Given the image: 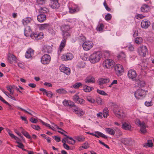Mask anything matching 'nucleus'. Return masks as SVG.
Returning <instances> with one entry per match:
<instances>
[{"mask_svg": "<svg viewBox=\"0 0 154 154\" xmlns=\"http://www.w3.org/2000/svg\"><path fill=\"white\" fill-rule=\"evenodd\" d=\"M102 55L100 51L94 52L91 54L89 60L90 62L92 63H95L98 62L101 57Z\"/></svg>", "mask_w": 154, "mask_h": 154, "instance_id": "1", "label": "nucleus"}, {"mask_svg": "<svg viewBox=\"0 0 154 154\" xmlns=\"http://www.w3.org/2000/svg\"><path fill=\"white\" fill-rule=\"evenodd\" d=\"M113 112L116 116L119 119H121L124 116V113L118 106L116 105L114 106Z\"/></svg>", "mask_w": 154, "mask_h": 154, "instance_id": "2", "label": "nucleus"}, {"mask_svg": "<svg viewBox=\"0 0 154 154\" xmlns=\"http://www.w3.org/2000/svg\"><path fill=\"white\" fill-rule=\"evenodd\" d=\"M115 64V62L112 60L107 59L103 61V66L104 68L110 69L113 67Z\"/></svg>", "mask_w": 154, "mask_h": 154, "instance_id": "3", "label": "nucleus"}, {"mask_svg": "<svg viewBox=\"0 0 154 154\" xmlns=\"http://www.w3.org/2000/svg\"><path fill=\"white\" fill-rule=\"evenodd\" d=\"M146 94V91L140 88L138 89L135 92L134 94L135 97L138 99L145 97Z\"/></svg>", "mask_w": 154, "mask_h": 154, "instance_id": "4", "label": "nucleus"}, {"mask_svg": "<svg viewBox=\"0 0 154 154\" xmlns=\"http://www.w3.org/2000/svg\"><path fill=\"white\" fill-rule=\"evenodd\" d=\"M137 52L140 56L144 57L148 53V51L146 46L143 45L138 48Z\"/></svg>", "mask_w": 154, "mask_h": 154, "instance_id": "5", "label": "nucleus"}, {"mask_svg": "<svg viewBox=\"0 0 154 154\" xmlns=\"http://www.w3.org/2000/svg\"><path fill=\"white\" fill-rule=\"evenodd\" d=\"M30 37L33 39L38 40L43 38V34L42 32H33L31 34Z\"/></svg>", "mask_w": 154, "mask_h": 154, "instance_id": "6", "label": "nucleus"}, {"mask_svg": "<svg viewBox=\"0 0 154 154\" xmlns=\"http://www.w3.org/2000/svg\"><path fill=\"white\" fill-rule=\"evenodd\" d=\"M137 74L135 70L133 69L129 70L128 72V77L134 81L137 80Z\"/></svg>", "mask_w": 154, "mask_h": 154, "instance_id": "7", "label": "nucleus"}, {"mask_svg": "<svg viewBox=\"0 0 154 154\" xmlns=\"http://www.w3.org/2000/svg\"><path fill=\"white\" fill-rule=\"evenodd\" d=\"M51 57L49 55L44 54L41 59V62L43 64H47L49 63L51 60Z\"/></svg>", "mask_w": 154, "mask_h": 154, "instance_id": "8", "label": "nucleus"}, {"mask_svg": "<svg viewBox=\"0 0 154 154\" xmlns=\"http://www.w3.org/2000/svg\"><path fill=\"white\" fill-rule=\"evenodd\" d=\"M94 44L91 41H87L85 42L82 45V47L85 51H88L93 46Z\"/></svg>", "mask_w": 154, "mask_h": 154, "instance_id": "9", "label": "nucleus"}, {"mask_svg": "<svg viewBox=\"0 0 154 154\" xmlns=\"http://www.w3.org/2000/svg\"><path fill=\"white\" fill-rule=\"evenodd\" d=\"M72 99L75 103L78 104H82L85 103L84 100L81 98H79L78 94H75L73 96Z\"/></svg>", "mask_w": 154, "mask_h": 154, "instance_id": "10", "label": "nucleus"}, {"mask_svg": "<svg viewBox=\"0 0 154 154\" xmlns=\"http://www.w3.org/2000/svg\"><path fill=\"white\" fill-rule=\"evenodd\" d=\"M73 58V55L72 53H68L63 55L61 57V59L63 61L71 60Z\"/></svg>", "mask_w": 154, "mask_h": 154, "instance_id": "11", "label": "nucleus"}, {"mask_svg": "<svg viewBox=\"0 0 154 154\" xmlns=\"http://www.w3.org/2000/svg\"><path fill=\"white\" fill-rule=\"evenodd\" d=\"M116 72L118 75H121V73L124 72V69L122 66L119 64H117L115 67Z\"/></svg>", "mask_w": 154, "mask_h": 154, "instance_id": "12", "label": "nucleus"}, {"mask_svg": "<svg viewBox=\"0 0 154 154\" xmlns=\"http://www.w3.org/2000/svg\"><path fill=\"white\" fill-rule=\"evenodd\" d=\"M59 68L61 72L64 73L68 75L70 74V69L69 68L65 67L64 65H61Z\"/></svg>", "mask_w": 154, "mask_h": 154, "instance_id": "13", "label": "nucleus"}, {"mask_svg": "<svg viewBox=\"0 0 154 154\" xmlns=\"http://www.w3.org/2000/svg\"><path fill=\"white\" fill-rule=\"evenodd\" d=\"M150 9V6L149 3L148 4H144L142 5L140 8V11L142 12L146 13L149 11Z\"/></svg>", "mask_w": 154, "mask_h": 154, "instance_id": "14", "label": "nucleus"}, {"mask_svg": "<svg viewBox=\"0 0 154 154\" xmlns=\"http://www.w3.org/2000/svg\"><path fill=\"white\" fill-rule=\"evenodd\" d=\"M34 51L31 48L28 49L25 54V57L27 58H31L34 55Z\"/></svg>", "mask_w": 154, "mask_h": 154, "instance_id": "15", "label": "nucleus"}, {"mask_svg": "<svg viewBox=\"0 0 154 154\" xmlns=\"http://www.w3.org/2000/svg\"><path fill=\"white\" fill-rule=\"evenodd\" d=\"M121 142L125 145H128L131 144L133 140L131 138H122L121 139Z\"/></svg>", "mask_w": 154, "mask_h": 154, "instance_id": "16", "label": "nucleus"}, {"mask_svg": "<svg viewBox=\"0 0 154 154\" xmlns=\"http://www.w3.org/2000/svg\"><path fill=\"white\" fill-rule=\"evenodd\" d=\"M66 40L64 39L61 41L58 50V54L59 55L60 54V53L63 49L65 47L66 44Z\"/></svg>", "mask_w": 154, "mask_h": 154, "instance_id": "17", "label": "nucleus"}, {"mask_svg": "<svg viewBox=\"0 0 154 154\" xmlns=\"http://www.w3.org/2000/svg\"><path fill=\"white\" fill-rule=\"evenodd\" d=\"M150 23L148 20H143L141 23V26L142 28H147L150 25Z\"/></svg>", "mask_w": 154, "mask_h": 154, "instance_id": "18", "label": "nucleus"}, {"mask_svg": "<svg viewBox=\"0 0 154 154\" xmlns=\"http://www.w3.org/2000/svg\"><path fill=\"white\" fill-rule=\"evenodd\" d=\"M52 51V48L50 46L45 45L42 48V51L44 53H50Z\"/></svg>", "mask_w": 154, "mask_h": 154, "instance_id": "19", "label": "nucleus"}, {"mask_svg": "<svg viewBox=\"0 0 154 154\" xmlns=\"http://www.w3.org/2000/svg\"><path fill=\"white\" fill-rule=\"evenodd\" d=\"M37 19L39 22H42L46 20V16L45 14H41L37 16Z\"/></svg>", "mask_w": 154, "mask_h": 154, "instance_id": "20", "label": "nucleus"}, {"mask_svg": "<svg viewBox=\"0 0 154 154\" xmlns=\"http://www.w3.org/2000/svg\"><path fill=\"white\" fill-rule=\"evenodd\" d=\"M85 81L86 83H94L95 82V79L94 77L89 76L86 78L85 80Z\"/></svg>", "mask_w": 154, "mask_h": 154, "instance_id": "21", "label": "nucleus"}, {"mask_svg": "<svg viewBox=\"0 0 154 154\" xmlns=\"http://www.w3.org/2000/svg\"><path fill=\"white\" fill-rule=\"evenodd\" d=\"M69 13L73 14L78 12L79 11L80 8L78 6L76 5L74 8L69 7Z\"/></svg>", "mask_w": 154, "mask_h": 154, "instance_id": "22", "label": "nucleus"}, {"mask_svg": "<svg viewBox=\"0 0 154 154\" xmlns=\"http://www.w3.org/2000/svg\"><path fill=\"white\" fill-rule=\"evenodd\" d=\"M51 27V24L49 23H44L41 24L39 26V28L40 30H42L45 29H46Z\"/></svg>", "mask_w": 154, "mask_h": 154, "instance_id": "23", "label": "nucleus"}, {"mask_svg": "<svg viewBox=\"0 0 154 154\" xmlns=\"http://www.w3.org/2000/svg\"><path fill=\"white\" fill-rule=\"evenodd\" d=\"M122 128L125 130H129L131 129V126L129 123L125 122L122 123Z\"/></svg>", "mask_w": 154, "mask_h": 154, "instance_id": "24", "label": "nucleus"}, {"mask_svg": "<svg viewBox=\"0 0 154 154\" xmlns=\"http://www.w3.org/2000/svg\"><path fill=\"white\" fill-rule=\"evenodd\" d=\"M109 82V79L108 78L103 79L101 78L99 79L98 83L99 85H101Z\"/></svg>", "mask_w": 154, "mask_h": 154, "instance_id": "25", "label": "nucleus"}, {"mask_svg": "<svg viewBox=\"0 0 154 154\" xmlns=\"http://www.w3.org/2000/svg\"><path fill=\"white\" fill-rule=\"evenodd\" d=\"M8 60L10 63H12L11 60L13 61H15L16 60L15 56L13 54L8 53Z\"/></svg>", "mask_w": 154, "mask_h": 154, "instance_id": "26", "label": "nucleus"}, {"mask_svg": "<svg viewBox=\"0 0 154 154\" xmlns=\"http://www.w3.org/2000/svg\"><path fill=\"white\" fill-rule=\"evenodd\" d=\"M31 31V30L29 26H26L24 30V34L26 36H28L29 35V33H30Z\"/></svg>", "mask_w": 154, "mask_h": 154, "instance_id": "27", "label": "nucleus"}, {"mask_svg": "<svg viewBox=\"0 0 154 154\" xmlns=\"http://www.w3.org/2000/svg\"><path fill=\"white\" fill-rule=\"evenodd\" d=\"M32 20V19L29 17L25 18L22 20V23L23 25H25L27 24L30 23Z\"/></svg>", "mask_w": 154, "mask_h": 154, "instance_id": "28", "label": "nucleus"}, {"mask_svg": "<svg viewBox=\"0 0 154 154\" xmlns=\"http://www.w3.org/2000/svg\"><path fill=\"white\" fill-rule=\"evenodd\" d=\"M140 126V130L141 133L143 134L145 133L146 132V127L145 123H143Z\"/></svg>", "mask_w": 154, "mask_h": 154, "instance_id": "29", "label": "nucleus"}, {"mask_svg": "<svg viewBox=\"0 0 154 154\" xmlns=\"http://www.w3.org/2000/svg\"><path fill=\"white\" fill-rule=\"evenodd\" d=\"M39 12L41 14H46L49 12V10L48 8L45 7H41L39 9Z\"/></svg>", "mask_w": 154, "mask_h": 154, "instance_id": "30", "label": "nucleus"}, {"mask_svg": "<svg viewBox=\"0 0 154 154\" xmlns=\"http://www.w3.org/2000/svg\"><path fill=\"white\" fill-rule=\"evenodd\" d=\"M62 32H65L69 31L70 29V26L68 25H63L61 28Z\"/></svg>", "mask_w": 154, "mask_h": 154, "instance_id": "31", "label": "nucleus"}, {"mask_svg": "<svg viewBox=\"0 0 154 154\" xmlns=\"http://www.w3.org/2000/svg\"><path fill=\"white\" fill-rule=\"evenodd\" d=\"M59 7V5L58 2V1H53L52 2L51 7L52 8L56 9L58 8Z\"/></svg>", "mask_w": 154, "mask_h": 154, "instance_id": "32", "label": "nucleus"}, {"mask_svg": "<svg viewBox=\"0 0 154 154\" xmlns=\"http://www.w3.org/2000/svg\"><path fill=\"white\" fill-rule=\"evenodd\" d=\"M153 146V143L151 140H148L147 142L144 144L143 146L145 147H152Z\"/></svg>", "mask_w": 154, "mask_h": 154, "instance_id": "33", "label": "nucleus"}, {"mask_svg": "<svg viewBox=\"0 0 154 154\" xmlns=\"http://www.w3.org/2000/svg\"><path fill=\"white\" fill-rule=\"evenodd\" d=\"M105 131L107 133L111 135H114L115 134V130L112 128H106Z\"/></svg>", "mask_w": 154, "mask_h": 154, "instance_id": "34", "label": "nucleus"}, {"mask_svg": "<svg viewBox=\"0 0 154 154\" xmlns=\"http://www.w3.org/2000/svg\"><path fill=\"white\" fill-rule=\"evenodd\" d=\"M19 109H20V110H22V111H24L25 112H26L28 113V114H30V115H31V116H33V114H32V113H33V114H35V113L33 112V111L31 110L30 109H27V110L28 111H29L30 112H29L21 108H20V107H19Z\"/></svg>", "mask_w": 154, "mask_h": 154, "instance_id": "35", "label": "nucleus"}, {"mask_svg": "<svg viewBox=\"0 0 154 154\" xmlns=\"http://www.w3.org/2000/svg\"><path fill=\"white\" fill-rule=\"evenodd\" d=\"M74 138L75 139L79 142L83 141L85 139L84 136L80 135L75 136Z\"/></svg>", "mask_w": 154, "mask_h": 154, "instance_id": "36", "label": "nucleus"}, {"mask_svg": "<svg viewBox=\"0 0 154 154\" xmlns=\"http://www.w3.org/2000/svg\"><path fill=\"white\" fill-rule=\"evenodd\" d=\"M56 92L60 94H65L67 93V91L63 88H60L56 90Z\"/></svg>", "mask_w": 154, "mask_h": 154, "instance_id": "37", "label": "nucleus"}, {"mask_svg": "<svg viewBox=\"0 0 154 154\" xmlns=\"http://www.w3.org/2000/svg\"><path fill=\"white\" fill-rule=\"evenodd\" d=\"M21 133L26 138L29 139L30 140L32 139L31 137L29 134V133L24 130H23L21 131Z\"/></svg>", "mask_w": 154, "mask_h": 154, "instance_id": "38", "label": "nucleus"}, {"mask_svg": "<svg viewBox=\"0 0 154 154\" xmlns=\"http://www.w3.org/2000/svg\"><path fill=\"white\" fill-rule=\"evenodd\" d=\"M95 134H97V136H98L99 137H101L105 139H106L107 138V137H106L105 135L102 133L100 132L96 131L95 132Z\"/></svg>", "mask_w": 154, "mask_h": 154, "instance_id": "39", "label": "nucleus"}, {"mask_svg": "<svg viewBox=\"0 0 154 154\" xmlns=\"http://www.w3.org/2000/svg\"><path fill=\"white\" fill-rule=\"evenodd\" d=\"M93 88L88 86H85L84 87V90L85 92H89L91 91Z\"/></svg>", "mask_w": 154, "mask_h": 154, "instance_id": "40", "label": "nucleus"}, {"mask_svg": "<svg viewBox=\"0 0 154 154\" xmlns=\"http://www.w3.org/2000/svg\"><path fill=\"white\" fill-rule=\"evenodd\" d=\"M119 57L120 58H121L123 59L124 61L125 62L124 64H125L126 62V60L125 59V55L123 52H121L119 55Z\"/></svg>", "mask_w": 154, "mask_h": 154, "instance_id": "41", "label": "nucleus"}, {"mask_svg": "<svg viewBox=\"0 0 154 154\" xmlns=\"http://www.w3.org/2000/svg\"><path fill=\"white\" fill-rule=\"evenodd\" d=\"M109 110L107 108L104 109L103 111V116L105 118H107L108 115Z\"/></svg>", "mask_w": 154, "mask_h": 154, "instance_id": "42", "label": "nucleus"}, {"mask_svg": "<svg viewBox=\"0 0 154 154\" xmlns=\"http://www.w3.org/2000/svg\"><path fill=\"white\" fill-rule=\"evenodd\" d=\"M104 28V26L103 23H101L99 24L97 27V30L99 31H101L103 30Z\"/></svg>", "mask_w": 154, "mask_h": 154, "instance_id": "43", "label": "nucleus"}, {"mask_svg": "<svg viewBox=\"0 0 154 154\" xmlns=\"http://www.w3.org/2000/svg\"><path fill=\"white\" fill-rule=\"evenodd\" d=\"M48 31L52 35H54L55 33V30L53 28L51 24V27L48 28Z\"/></svg>", "mask_w": 154, "mask_h": 154, "instance_id": "44", "label": "nucleus"}, {"mask_svg": "<svg viewBox=\"0 0 154 154\" xmlns=\"http://www.w3.org/2000/svg\"><path fill=\"white\" fill-rule=\"evenodd\" d=\"M82 84L81 82H77L72 85V86L75 89L79 88L81 86H82Z\"/></svg>", "mask_w": 154, "mask_h": 154, "instance_id": "45", "label": "nucleus"}, {"mask_svg": "<svg viewBox=\"0 0 154 154\" xmlns=\"http://www.w3.org/2000/svg\"><path fill=\"white\" fill-rule=\"evenodd\" d=\"M135 42L137 44H140L142 42V38L141 37H137L136 38Z\"/></svg>", "mask_w": 154, "mask_h": 154, "instance_id": "46", "label": "nucleus"}, {"mask_svg": "<svg viewBox=\"0 0 154 154\" xmlns=\"http://www.w3.org/2000/svg\"><path fill=\"white\" fill-rule=\"evenodd\" d=\"M86 99L88 101L91 103H94L95 102V100L91 96L87 97Z\"/></svg>", "mask_w": 154, "mask_h": 154, "instance_id": "47", "label": "nucleus"}, {"mask_svg": "<svg viewBox=\"0 0 154 154\" xmlns=\"http://www.w3.org/2000/svg\"><path fill=\"white\" fill-rule=\"evenodd\" d=\"M76 114H78L80 116L83 115L85 114V112L81 109H79L77 112H75Z\"/></svg>", "mask_w": 154, "mask_h": 154, "instance_id": "48", "label": "nucleus"}, {"mask_svg": "<svg viewBox=\"0 0 154 154\" xmlns=\"http://www.w3.org/2000/svg\"><path fill=\"white\" fill-rule=\"evenodd\" d=\"M6 88L10 92V94H14V91L12 90V88H13V87H12L11 86L8 85L7 86Z\"/></svg>", "mask_w": 154, "mask_h": 154, "instance_id": "49", "label": "nucleus"}, {"mask_svg": "<svg viewBox=\"0 0 154 154\" xmlns=\"http://www.w3.org/2000/svg\"><path fill=\"white\" fill-rule=\"evenodd\" d=\"M58 132L61 134L63 135L64 136L66 137H65V138H67V139H69V140H71L72 141H75L74 140L73 138L72 137H69L68 136L66 135L64 133H63L62 132H60L59 131H58Z\"/></svg>", "mask_w": 154, "mask_h": 154, "instance_id": "50", "label": "nucleus"}, {"mask_svg": "<svg viewBox=\"0 0 154 154\" xmlns=\"http://www.w3.org/2000/svg\"><path fill=\"white\" fill-rule=\"evenodd\" d=\"M126 47L130 51H133L134 49L133 45L130 44L126 46Z\"/></svg>", "mask_w": 154, "mask_h": 154, "instance_id": "51", "label": "nucleus"}, {"mask_svg": "<svg viewBox=\"0 0 154 154\" xmlns=\"http://www.w3.org/2000/svg\"><path fill=\"white\" fill-rule=\"evenodd\" d=\"M97 92L99 94L103 95L106 96L107 95L105 91L99 89H97Z\"/></svg>", "mask_w": 154, "mask_h": 154, "instance_id": "52", "label": "nucleus"}, {"mask_svg": "<svg viewBox=\"0 0 154 154\" xmlns=\"http://www.w3.org/2000/svg\"><path fill=\"white\" fill-rule=\"evenodd\" d=\"M141 70H145L147 68V64L146 63H142L141 64Z\"/></svg>", "mask_w": 154, "mask_h": 154, "instance_id": "53", "label": "nucleus"}, {"mask_svg": "<svg viewBox=\"0 0 154 154\" xmlns=\"http://www.w3.org/2000/svg\"><path fill=\"white\" fill-rule=\"evenodd\" d=\"M111 18V15L110 14L108 13L105 16V19L106 20L108 21L110 20Z\"/></svg>", "mask_w": 154, "mask_h": 154, "instance_id": "54", "label": "nucleus"}, {"mask_svg": "<svg viewBox=\"0 0 154 154\" xmlns=\"http://www.w3.org/2000/svg\"><path fill=\"white\" fill-rule=\"evenodd\" d=\"M36 2L38 4L43 5L45 3L46 0H36Z\"/></svg>", "mask_w": 154, "mask_h": 154, "instance_id": "55", "label": "nucleus"}, {"mask_svg": "<svg viewBox=\"0 0 154 154\" xmlns=\"http://www.w3.org/2000/svg\"><path fill=\"white\" fill-rule=\"evenodd\" d=\"M41 122L43 125H44L47 127H49V128L50 129H51L53 130H54L53 128H52L51 127L50 125H49L46 123H45L42 120L41 121Z\"/></svg>", "mask_w": 154, "mask_h": 154, "instance_id": "56", "label": "nucleus"}, {"mask_svg": "<svg viewBox=\"0 0 154 154\" xmlns=\"http://www.w3.org/2000/svg\"><path fill=\"white\" fill-rule=\"evenodd\" d=\"M31 126L33 129H35L36 130H39L40 129V127L38 125H31Z\"/></svg>", "mask_w": 154, "mask_h": 154, "instance_id": "57", "label": "nucleus"}, {"mask_svg": "<svg viewBox=\"0 0 154 154\" xmlns=\"http://www.w3.org/2000/svg\"><path fill=\"white\" fill-rule=\"evenodd\" d=\"M82 147L84 149H87L89 147V146L88 143L87 142H85L83 144V146H82Z\"/></svg>", "mask_w": 154, "mask_h": 154, "instance_id": "58", "label": "nucleus"}, {"mask_svg": "<svg viewBox=\"0 0 154 154\" xmlns=\"http://www.w3.org/2000/svg\"><path fill=\"white\" fill-rule=\"evenodd\" d=\"M65 139L66 140V142L69 144H71L73 145H74L75 143V141H73L71 140V141H70L68 139H67V138H65Z\"/></svg>", "mask_w": 154, "mask_h": 154, "instance_id": "59", "label": "nucleus"}, {"mask_svg": "<svg viewBox=\"0 0 154 154\" xmlns=\"http://www.w3.org/2000/svg\"><path fill=\"white\" fill-rule=\"evenodd\" d=\"M96 101L98 104L101 105L102 104L101 99L99 97H98L96 99Z\"/></svg>", "mask_w": 154, "mask_h": 154, "instance_id": "60", "label": "nucleus"}, {"mask_svg": "<svg viewBox=\"0 0 154 154\" xmlns=\"http://www.w3.org/2000/svg\"><path fill=\"white\" fill-rule=\"evenodd\" d=\"M74 106V103L72 101L70 100H69L68 106H70V107H72V106Z\"/></svg>", "mask_w": 154, "mask_h": 154, "instance_id": "61", "label": "nucleus"}, {"mask_svg": "<svg viewBox=\"0 0 154 154\" xmlns=\"http://www.w3.org/2000/svg\"><path fill=\"white\" fill-rule=\"evenodd\" d=\"M16 142L18 144V145L17 146V147L21 149H22V148L24 147V146L22 143H20L18 141H17Z\"/></svg>", "mask_w": 154, "mask_h": 154, "instance_id": "62", "label": "nucleus"}, {"mask_svg": "<svg viewBox=\"0 0 154 154\" xmlns=\"http://www.w3.org/2000/svg\"><path fill=\"white\" fill-rule=\"evenodd\" d=\"M30 121L33 123H36L38 121L37 120L33 118H31L30 119Z\"/></svg>", "mask_w": 154, "mask_h": 154, "instance_id": "63", "label": "nucleus"}, {"mask_svg": "<svg viewBox=\"0 0 154 154\" xmlns=\"http://www.w3.org/2000/svg\"><path fill=\"white\" fill-rule=\"evenodd\" d=\"M53 138L57 142H59L60 141V138L59 137L54 136L53 137Z\"/></svg>", "mask_w": 154, "mask_h": 154, "instance_id": "64", "label": "nucleus"}]
</instances>
